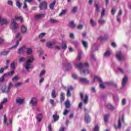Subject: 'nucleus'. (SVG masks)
Wrapping results in <instances>:
<instances>
[{
    "instance_id": "15",
    "label": "nucleus",
    "mask_w": 131,
    "mask_h": 131,
    "mask_svg": "<svg viewBox=\"0 0 131 131\" xmlns=\"http://www.w3.org/2000/svg\"><path fill=\"white\" fill-rule=\"evenodd\" d=\"M121 119H120V118H119V120H118V126H116V125H115V128L116 129H118V128H121Z\"/></svg>"
},
{
    "instance_id": "38",
    "label": "nucleus",
    "mask_w": 131,
    "mask_h": 131,
    "mask_svg": "<svg viewBox=\"0 0 131 131\" xmlns=\"http://www.w3.org/2000/svg\"><path fill=\"white\" fill-rule=\"evenodd\" d=\"M113 99L116 103H117L119 101V98H118V96L117 95L114 96Z\"/></svg>"
},
{
    "instance_id": "33",
    "label": "nucleus",
    "mask_w": 131,
    "mask_h": 131,
    "mask_svg": "<svg viewBox=\"0 0 131 131\" xmlns=\"http://www.w3.org/2000/svg\"><path fill=\"white\" fill-rule=\"evenodd\" d=\"M51 96L53 99H55V98L57 97V96L56 95V91H55V90H52Z\"/></svg>"
},
{
    "instance_id": "42",
    "label": "nucleus",
    "mask_w": 131,
    "mask_h": 131,
    "mask_svg": "<svg viewBox=\"0 0 131 131\" xmlns=\"http://www.w3.org/2000/svg\"><path fill=\"white\" fill-rule=\"evenodd\" d=\"M9 53H10L9 51H4L2 52L1 54L2 55H3V56H7V55H8Z\"/></svg>"
},
{
    "instance_id": "34",
    "label": "nucleus",
    "mask_w": 131,
    "mask_h": 131,
    "mask_svg": "<svg viewBox=\"0 0 131 131\" xmlns=\"http://www.w3.org/2000/svg\"><path fill=\"white\" fill-rule=\"evenodd\" d=\"M43 16V14H38L35 16V19H40Z\"/></svg>"
},
{
    "instance_id": "16",
    "label": "nucleus",
    "mask_w": 131,
    "mask_h": 131,
    "mask_svg": "<svg viewBox=\"0 0 131 131\" xmlns=\"http://www.w3.org/2000/svg\"><path fill=\"white\" fill-rule=\"evenodd\" d=\"M8 101V99L4 98L3 100L1 102L0 104V110L1 109H3V107L4 106V104H5Z\"/></svg>"
},
{
    "instance_id": "10",
    "label": "nucleus",
    "mask_w": 131,
    "mask_h": 131,
    "mask_svg": "<svg viewBox=\"0 0 131 131\" xmlns=\"http://www.w3.org/2000/svg\"><path fill=\"white\" fill-rule=\"evenodd\" d=\"M2 91L3 92V93H6L7 94H8V93L10 92V89L6 85H3L2 86Z\"/></svg>"
},
{
    "instance_id": "9",
    "label": "nucleus",
    "mask_w": 131,
    "mask_h": 131,
    "mask_svg": "<svg viewBox=\"0 0 131 131\" xmlns=\"http://www.w3.org/2000/svg\"><path fill=\"white\" fill-rule=\"evenodd\" d=\"M16 102L17 104H19V105H22V104L24 103V99L20 98V97H17L16 98Z\"/></svg>"
},
{
    "instance_id": "4",
    "label": "nucleus",
    "mask_w": 131,
    "mask_h": 131,
    "mask_svg": "<svg viewBox=\"0 0 131 131\" xmlns=\"http://www.w3.org/2000/svg\"><path fill=\"white\" fill-rule=\"evenodd\" d=\"M116 57L119 61H123L124 60L123 55H122V54H121V52L120 51L117 52Z\"/></svg>"
},
{
    "instance_id": "54",
    "label": "nucleus",
    "mask_w": 131,
    "mask_h": 131,
    "mask_svg": "<svg viewBox=\"0 0 131 131\" xmlns=\"http://www.w3.org/2000/svg\"><path fill=\"white\" fill-rule=\"evenodd\" d=\"M10 67L11 68V69H12L13 70H14V69H15V63L14 62H12L11 64Z\"/></svg>"
},
{
    "instance_id": "30",
    "label": "nucleus",
    "mask_w": 131,
    "mask_h": 131,
    "mask_svg": "<svg viewBox=\"0 0 131 131\" xmlns=\"http://www.w3.org/2000/svg\"><path fill=\"white\" fill-rule=\"evenodd\" d=\"M16 7H17V8H21V3L20 2V0H16Z\"/></svg>"
},
{
    "instance_id": "31",
    "label": "nucleus",
    "mask_w": 131,
    "mask_h": 131,
    "mask_svg": "<svg viewBox=\"0 0 131 131\" xmlns=\"http://www.w3.org/2000/svg\"><path fill=\"white\" fill-rule=\"evenodd\" d=\"M46 47L49 49L53 48V43L48 42L46 43Z\"/></svg>"
},
{
    "instance_id": "51",
    "label": "nucleus",
    "mask_w": 131,
    "mask_h": 131,
    "mask_svg": "<svg viewBox=\"0 0 131 131\" xmlns=\"http://www.w3.org/2000/svg\"><path fill=\"white\" fill-rule=\"evenodd\" d=\"M61 49L62 50H66V49H67V45H66V43H63Z\"/></svg>"
},
{
    "instance_id": "7",
    "label": "nucleus",
    "mask_w": 131,
    "mask_h": 131,
    "mask_svg": "<svg viewBox=\"0 0 131 131\" xmlns=\"http://www.w3.org/2000/svg\"><path fill=\"white\" fill-rule=\"evenodd\" d=\"M26 49V46L23 45L21 47L19 48L17 53L20 54H24V53H25Z\"/></svg>"
},
{
    "instance_id": "46",
    "label": "nucleus",
    "mask_w": 131,
    "mask_h": 131,
    "mask_svg": "<svg viewBox=\"0 0 131 131\" xmlns=\"http://www.w3.org/2000/svg\"><path fill=\"white\" fill-rule=\"evenodd\" d=\"M99 129H100V127L99 126V125H96L95 126L94 128V131H99Z\"/></svg>"
},
{
    "instance_id": "21",
    "label": "nucleus",
    "mask_w": 131,
    "mask_h": 131,
    "mask_svg": "<svg viewBox=\"0 0 131 131\" xmlns=\"http://www.w3.org/2000/svg\"><path fill=\"white\" fill-rule=\"evenodd\" d=\"M64 105L66 106V108H70L71 107V104H70V101L69 100H67L65 102H64Z\"/></svg>"
},
{
    "instance_id": "40",
    "label": "nucleus",
    "mask_w": 131,
    "mask_h": 131,
    "mask_svg": "<svg viewBox=\"0 0 131 131\" xmlns=\"http://www.w3.org/2000/svg\"><path fill=\"white\" fill-rule=\"evenodd\" d=\"M53 118L54 119L55 121H57V120H59V116L57 115H54L53 116Z\"/></svg>"
},
{
    "instance_id": "13",
    "label": "nucleus",
    "mask_w": 131,
    "mask_h": 131,
    "mask_svg": "<svg viewBox=\"0 0 131 131\" xmlns=\"http://www.w3.org/2000/svg\"><path fill=\"white\" fill-rule=\"evenodd\" d=\"M126 82H127V77L125 76L122 80V86H125V84H126Z\"/></svg>"
},
{
    "instance_id": "3",
    "label": "nucleus",
    "mask_w": 131,
    "mask_h": 131,
    "mask_svg": "<svg viewBox=\"0 0 131 131\" xmlns=\"http://www.w3.org/2000/svg\"><path fill=\"white\" fill-rule=\"evenodd\" d=\"M89 66H90V64H89V63H86V62L84 63L79 62V63L76 64V65H75L76 68H77V69H78V70L79 71V72H80V71H82L81 70L83 69V68H84V67H89Z\"/></svg>"
},
{
    "instance_id": "6",
    "label": "nucleus",
    "mask_w": 131,
    "mask_h": 131,
    "mask_svg": "<svg viewBox=\"0 0 131 131\" xmlns=\"http://www.w3.org/2000/svg\"><path fill=\"white\" fill-rule=\"evenodd\" d=\"M39 9L40 10H46L48 8V5L47 4V2H42L39 5Z\"/></svg>"
},
{
    "instance_id": "27",
    "label": "nucleus",
    "mask_w": 131,
    "mask_h": 131,
    "mask_svg": "<svg viewBox=\"0 0 131 131\" xmlns=\"http://www.w3.org/2000/svg\"><path fill=\"white\" fill-rule=\"evenodd\" d=\"M55 5H56V0H54L53 2L49 5L50 9H51V10H53V9H54V7H55Z\"/></svg>"
},
{
    "instance_id": "17",
    "label": "nucleus",
    "mask_w": 131,
    "mask_h": 131,
    "mask_svg": "<svg viewBox=\"0 0 131 131\" xmlns=\"http://www.w3.org/2000/svg\"><path fill=\"white\" fill-rule=\"evenodd\" d=\"M93 81L94 82H96V81H100V82H102V79H101L100 77L96 76L94 77Z\"/></svg>"
},
{
    "instance_id": "26",
    "label": "nucleus",
    "mask_w": 131,
    "mask_h": 131,
    "mask_svg": "<svg viewBox=\"0 0 131 131\" xmlns=\"http://www.w3.org/2000/svg\"><path fill=\"white\" fill-rule=\"evenodd\" d=\"M110 55H111V52L110 51H106L105 53L104 54V56L108 58V57H110Z\"/></svg>"
},
{
    "instance_id": "32",
    "label": "nucleus",
    "mask_w": 131,
    "mask_h": 131,
    "mask_svg": "<svg viewBox=\"0 0 131 131\" xmlns=\"http://www.w3.org/2000/svg\"><path fill=\"white\" fill-rule=\"evenodd\" d=\"M1 23L2 25H4V24H8V20H7V19L2 18L1 19Z\"/></svg>"
},
{
    "instance_id": "35",
    "label": "nucleus",
    "mask_w": 131,
    "mask_h": 131,
    "mask_svg": "<svg viewBox=\"0 0 131 131\" xmlns=\"http://www.w3.org/2000/svg\"><path fill=\"white\" fill-rule=\"evenodd\" d=\"M70 27H71V28H74L75 27V24H74V21H72L69 24Z\"/></svg>"
},
{
    "instance_id": "64",
    "label": "nucleus",
    "mask_w": 131,
    "mask_h": 131,
    "mask_svg": "<svg viewBox=\"0 0 131 131\" xmlns=\"http://www.w3.org/2000/svg\"><path fill=\"white\" fill-rule=\"evenodd\" d=\"M117 72H120V73H123V71L120 68L117 69Z\"/></svg>"
},
{
    "instance_id": "22",
    "label": "nucleus",
    "mask_w": 131,
    "mask_h": 131,
    "mask_svg": "<svg viewBox=\"0 0 131 131\" xmlns=\"http://www.w3.org/2000/svg\"><path fill=\"white\" fill-rule=\"evenodd\" d=\"M106 108L109 110H114V106L111 103H108L106 105Z\"/></svg>"
},
{
    "instance_id": "61",
    "label": "nucleus",
    "mask_w": 131,
    "mask_h": 131,
    "mask_svg": "<svg viewBox=\"0 0 131 131\" xmlns=\"http://www.w3.org/2000/svg\"><path fill=\"white\" fill-rule=\"evenodd\" d=\"M105 13H106V10H105V9H103L101 12V17H103Z\"/></svg>"
},
{
    "instance_id": "1",
    "label": "nucleus",
    "mask_w": 131,
    "mask_h": 131,
    "mask_svg": "<svg viewBox=\"0 0 131 131\" xmlns=\"http://www.w3.org/2000/svg\"><path fill=\"white\" fill-rule=\"evenodd\" d=\"M17 20H20V22H23V17L21 16L15 17L11 19V24L10 25V28L12 29V31H15V30H17L18 27H19V25L15 22L17 21Z\"/></svg>"
},
{
    "instance_id": "2",
    "label": "nucleus",
    "mask_w": 131,
    "mask_h": 131,
    "mask_svg": "<svg viewBox=\"0 0 131 131\" xmlns=\"http://www.w3.org/2000/svg\"><path fill=\"white\" fill-rule=\"evenodd\" d=\"M34 60V58L33 56H31L30 58L26 61L25 68L27 71H29V69H32V68H33V66H32L31 63L33 62Z\"/></svg>"
},
{
    "instance_id": "5",
    "label": "nucleus",
    "mask_w": 131,
    "mask_h": 131,
    "mask_svg": "<svg viewBox=\"0 0 131 131\" xmlns=\"http://www.w3.org/2000/svg\"><path fill=\"white\" fill-rule=\"evenodd\" d=\"M30 104L32 105V106H37V99L35 97L32 98L31 101H30Z\"/></svg>"
},
{
    "instance_id": "53",
    "label": "nucleus",
    "mask_w": 131,
    "mask_h": 131,
    "mask_svg": "<svg viewBox=\"0 0 131 131\" xmlns=\"http://www.w3.org/2000/svg\"><path fill=\"white\" fill-rule=\"evenodd\" d=\"M126 104V99L125 98H123L122 100V105H124Z\"/></svg>"
},
{
    "instance_id": "39",
    "label": "nucleus",
    "mask_w": 131,
    "mask_h": 131,
    "mask_svg": "<svg viewBox=\"0 0 131 131\" xmlns=\"http://www.w3.org/2000/svg\"><path fill=\"white\" fill-rule=\"evenodd\" d=\"M106 84H107V85H114V86H117V84H113V83L111 81L107 82L106 83Z\"/></svg>"
},
{
    "instance_id": "36",
    "label": "nucleus",
    "mask_w": 131,
    "mask_h": 131,
    "mask_svg": "<svg viewBox=\"0 0 131 131\" xmlns=\"http://www.w3.org/2000/svg\"><path fill=\"white\" fill-rule=\"evenodd\" d=\"M98 23H99V24H101L102 25H103V24H105V23H106V21H105V20L103 19H100L98 20Z\"/></svg>"
},
{
    "instance_id": "23",
    "label": "nucleus",
    "mask_w": 131,
    "mask_h": 131,
    "mask_svg": "<svg viewBox=\"0 0 131 131\" xmlns=\"http://www.w3.org/2000/svg\"><path fill=\"white\" fill-rule=\"evenodd\" d=\"M65 94L64 93L61 92L60 94V102H63L65 100Z\"/></svg>"
},
{
    "instance_id": "62",
    "label": "nucleus",
    "mask_w": 131,
    "mask_h": 131,
    "mask_svg": "<svg viewBox=\"0 0 131 131\" xmlns=\"http://www.w3.org/2000/svg\"><path fill=\"white\" fill-rule=\"evenodd\" d=\"M23 9H27V4H26V2L25 1L24 2V6Z\"/></svg>"
},
{
    "instance_id": "14",
    "label": "nucleus",
    "mask_w": 131,
    "mask_h": 131,
    "mask_svg": "<svg viewBox=\"0 0 131 131\" xmlns=\"http://www.w3.org/2000/svg\"><path fill=\"white\" fill-rule=\"evenodd\" d=\"M21 30L22 33H26V32H27V28L26 27V26H25V25H23L21 27Z\"/></svg>"
},
{
    "instance_id": "49",
    "label": "nucleus",
    "mask_w": 131,
    "mask_h": 131,
    "mask_svg": "<svg viewBox=\"0 0 131 131\" xmlns=\"http://www.w3.org/2000/svg\"><path fill=\"white\" fill-rule=\"evenodd\" d=\"M23 84V83H21V82L16 83L14 85V88H18V86H20V85H22Z\"/></svg>"
},
{
    "instance_id": "18",
    "label": "nucleus",
    "mask_w": 131,
    "mask_h": 131,
    "mask_svg": "<svg viewBox=\"0 0 131 131\" xmlns=\"http://www.w3.org/2000/svg\"><path fill=\"white\" fill-rule=\"evenodd\" d=\"M32 52H33L32 49L30 48H28L26 49V53L27 55H31L32 54Z\"/></svg>"
},
{
    "instance_id": "11",
    "label": "nucleus",
    "mask_w": 131,
    "mask_h": 131,
    "mask_svg": "<svg viewBox=\"0 0 131 131\" xmlns=\"http://www.w3.org/2000/svg\"><path fill=\"white\" fill-rule=\"evenodd\" d=\"M80 74H84V75H88V74H90V70L85 69L83 71H80Z\"/></svg>"
},
{
    "instance_id": "24",
    "label": "nucleus",
    "mask_w": 131,
    "mask_h": 131,
    "mask_svg": "<svg viewBox=\"0 0 131 131\" xmlns=\"http://www.w3.org/2000/svg\"><path fill=\"white\" fill-rule=\"evenodd\" d=\"M85 121L87 123L91 122V118L89 115H85Z\"/></svg>"
},
{
    "instance_id": "48",
    "label": "nucleus",
    "mask_w": 131,
    "mask_h": 131,
    "mask_svg": "<svg viewBox=\"0 0 131 131\" xmlns=\"http://www.w3.org/2000/svg\"><path fill=\"white\" fill-rule=\"evenodd\" d=\"M66 12H67V10H62L59 14V16H62L66 13Z\"/></svg>"
},
{
    "instance_id": "58",
    "label": "nucleus",
    "mask_w": 131,
    "mask_h": 131,
    "mask_svg": "<svg viewBox=\"0 0 131 131\" xmlns=\"http://www.w3.org/2000/svg\"><path fill=\"white\" fill-rule=\"evenodd\" d=\"M45 35H46V33H41L39 35V37L41 38L42 37H43Z\"/></svg>"
},
{
    "instance_id": "12",
    "label": "nucleus",
    "mask_w": 131,
    "mask_h": 131,
    "mask_svg": "<svg viewBox=\"0 0 131 131\" xmlns=\"http://www.w3.org/2000/svg\"><path fill=\"white\" fill-rule=\"evenodd\" d=\"M21 40H22V37H20L18 40H17L15 45L11 47L10 49H16V48H17V47H18V46H19V43Z\"/></svg>"
},
{
    "instance_id": "28",
    "label": "nucleus",
    "mask_w": 131,
    "mask_h": 131,
    "mask_svg": "<svg viewBox=\"0 0 131 131\" xmlns=\"http://www.w3.org/2000/svg\"><path fill=\"white\" fill-rule=\"evenodd\" d=\"M82 43L83 45V47L84 49L86 50L88 49V42L84 40H82Z\"/></svg>"
},
{
    "instance_id": "20",
    "label": "nucleus",
    "mask_w": 131,
    "mask_h": 131,
    "mask_svg": "<svg viewBox=\"0 0 131 131\" xmlns=\"http://www.w3.org/2000/svg\"><path fill=\"white\" fill-rule=\"evenodd\" d=\"M36 119L38 122H40V121H41V119H42V114H38L36 117Z\"/></svg>"
},
{
    "instance_id": "29",
    "label": "nucleus",
    "mask_w": 131,
    "mask_h": 131,
    "mask_svg": "<svg viewBox=\"0 0 131 131\" xmlns=\"http://www.w3.org/2000/svg\"><path fill=\"white\" fill-rule=\"evenodd\" d=\"M88 101H89V96L86 95H85L84 99L83 100V102L84 103V104H86L88 103Z\"/></svg>"
},
{
    "instance_id": "47",
    "label": "nucleus",
    "mask_w": 131,
    "mask_h": 131,
    "mask_svg": "<svg viewBox=\"0 0 131 131\" xmlns=\"http://www.w3.org/2000/svg\"><path fill=\"white\" fill-rule=\"evenodd\" d=\"M19 77H18L17 76H15L12 78V81H17Z\"/></svg>"
},
{
    "instance_id": "56",
    "label": "nucleus",
    "mask_w": 131,
    "mask_h": 131,
    "mask_svg": "<svg viewBox=\"0 0 131 131\" xmlns=\"http://www.w3.org/2000/svg\"><path fill=\"white\" fill-rule=\"evenodd\" d=\"M7 115H4V124H6L7 123Z\"/></svg>"
},
{
    "instance_id": "59",
    "label": "nucleus",
    "mask_w": 131,
    "mask_h": 131,
    "mask_svg": "<svg viewBox=\"0 0 131 131\" xmlns=\"http://www.w3.org/2000/svg\"><path fill=\"white\" fill-rule=\"evenodd\" d=\"M73 90V87L72 86H70L68 88V91L71 92V91Z\"/></svg>"
},
{
    "instance_id": "44",
    "label": "nucleus",
    "mask_w": 131,
    "mask_h": 131,
    "mask_svg": "<svg viewBox=\"0 0 131 131\" xmlns=\"http://www.w3.org/2000/svg\"><path fill=\"white\" fill-rule=\"evenodd\" d=\"M109 118V115H106L104 116V122H108V119Z\"/></svg>"
},
{
    "instance_id": "43",
    "label": "nucleus",
    "mask_w": 131,
    "mask_h": 131,
    "mask_svg": "<svg viewBox=\"0 0 131 131\" xmlns=\"http://www.w3.org/2000/svg\"><path fill=\"white\" fill-rule=\"evenodd\" d=\"M95 7H96V12L97 13H99L100 12V6L98 4H95Z\"/></svg>"
},
{
    "instance_id": "8",
    "label": "nucleus",
    "mask_w": 131,
    "mask_h": 131,
    "mask_svg": "<svg viewBox=\"0 0 131 131\" xmlns=\"http://www.w3.org/2000/svg\"><path fill=\"white\" fill-rule=\"evenodd\" d=\"M79 80L82 83H89L90 81L88 80L87 78H79Z\"/></svg>"
},
{
    "instance_id": "57",
    "label": "nucleus",
    "mask_w": 131,
    "mask_h": 131,
    "mask_svg": "<svg viewBox=\"0 0 131 131\" xmlns=\"http://www.w3.org/2000/svg\"><path fill=\"white\" fill-rule=\"evenodd\" d=\"M25 60H26V58H25V57H20L19 58V61L20 62H22L24 61H25Z\"/></svg>"
},
{
    "instance_id": "37",
    "label": "nucleus",
    "mask_w": 131,
    "mask_h": 131,
    "mask_svg": "<svg viewBox=\"0 0 131 131\" xmlns=\"http://www.w3.org/2000/svg\"><path fill=\"white\" fill-rule=\"evenodd\" d=\"M81 60V53H79L77 57V59L76 60V62H78Z\"/></svg>"
},
{
    "instance_id": "45",
    "label": "nucleus",
    "mask_w": 131,
    "mask_h": 131,
    "mask_svg": "<svg viewBox=\"0 0 131 131\" xmlns=\"http://www.w3.org/2000/svg\"><path fill=\"white\" fill-rule=\"evenodd\" d=\"M99 86L100 88H101V89H105V88H106V86H105V85H104V83H103V82H100V83L99 84Z\"/></svg>"
},
{
    "instance_id": "25",
    "label": "nucleus",
    "mask_w": 131,
    "mask_h": 131,
    "mask_svg": "<svg viewBox=\"0 0 131 131\" xmlns=\"http://www.w3.org/2000/svg\"><path fill=\"white\" fill-rule=\"evenodd\" d=\"M66 70H70L71 69H72V66H71V64L68 63L66 64Z\"/></svg>"
},
{
    "instance_id": "55",
    "label": "nucleus",
    "mask_w": 131,
    "mask_h": 131,
    "mask_svg": "<svg viewBox=\"0 0 131 131\" xmlns=\"http://www.w3.org/2000/svg\"><path fill=\"white\" fill-rule=\"evenodd\" d=\"M50 22L51 23H57V22H58V21H57V20H56V19H54L53 18H51L50 19Z\"/></svg>"
},
{
    "instance_id": "52",
    "label": "nucleus",
    "mask_w": 131,
    "mask_h": 131,
    "mask_svg": "<svg viewBox=\"0 0 131 131\" xmlns=\"http://www.w3.org/2000/svg\"><path fill=\"white\" fill-rule=\"evenodd\" d=\"M77 29H79L80 30L82 29V28H83V25L80 24L77 26Z\"/></svg>"
},
{
    "instance_id": "50",
    "label": "nucleus",
    "mask_w": 131,
    "mask_h": 131,
    "mask_svg": "<svg viewBox=\"0 0 131 131\" xmlns=\"http://www.w3.org/2000/svg\"><path fill=\"white\" fill-rule=\"evenodd\" d=\"M46 73V71L43 70L42 71H41L39 76L40 77H42V75H45V74Z\"/></svg>"
},
{
    "instance_id": "19",
    "label": "nucleus",
    "mask_w": 131,
    "mask_h": 131,
    "mask_svg": "<svg viewBox=\"0 0 131 131\" xmlns=\"http://www.w3.org/2000/svg\"><path fill=\"white\" fill-rule=\"evenodd\" d=\"M90 24L92 25L93 27H95V26H97V23L93 18H91L90 19Z\"/></svg>"
},
{
    "instance_id": "63",
    "label": "nucleus",
    "mask_w": 131,
    "mask_h": 131,
    "mask_svg": "<svg viewBox=\"0 0 131 131\" xmlns=\"http://www.w3.org/2000/svg\"><path fill=\"white\" fill-rule=\"evenodd\" d=\"M77 11V7H74L73 8V12L75 13Z\"/></svg>"
},
{
    "instance_id": "60",
    "label": "nucleus",
    "mask_w": 131,
    "mask_h": 131,
    "mask_svg": "<svg viewBox=\"0 0 131 131\" xmlns=\"http://www.w3.org/2000/svg\"><path fill=\"white\" fill-rule=\"evenodd\" d=\"M50 104H51L52 106H55V102L54 101V100L50 99Z\"/></svg>"
},
{
    "instance_id": "41",
    "label": "nucleus",
    "mask_w": 131,
    "mask_h": 131,
    "mask_svg": "<svg viewBox=\"0 0 131 131\" xmlns=\"http://www.w3.org/2000/svg\"><path fill=\"white\" fill-rule=\"evenodd\" d=\"M14 73H15V71H14V70L9 72V73H7V74H5L4 75H13V74H14Z\"/></svg>"
}]
</instances>
